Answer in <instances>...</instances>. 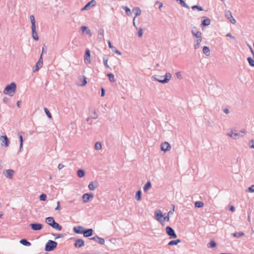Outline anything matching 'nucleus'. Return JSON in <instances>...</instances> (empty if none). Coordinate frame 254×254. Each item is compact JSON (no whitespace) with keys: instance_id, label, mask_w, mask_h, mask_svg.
Masks as SVG:
<instances>
[{"instance_id":"nucleus-1","label":"nucleus","mask_w":254,"mask_h":254,"mask_svg":"<svg viewBox=\"0 0 254 254\" xmlns=\"http://www.w3.org/2000/svg\"><path fill=\"white\" fill-rule=\"evenodd\" d=\"M169 212L167 214L163 215L162 211L158 209L154 213V216L155 219L160 222L163 225H164L165 221L169 222L170 220L169 213Z\"/></svg>"},{"instance_id":"nucleus-2","label":"nucleus","mask_w":254,"mask_h":254,"mask_svg":"<svg viewBox=\"0 0 254 254\" xmlns=\"http://www.w3.org/2000/svg\"><path fill=\"white\" fill-rule=\"evenodd\" d=\"M16 88V84L14 82H12L5 87L3 90V93L4 94L12 96L15 93Z\"/></svg>"},{"instance_id":"nucleus-3","label":"nucleus","mask_w":254,"mask_h":254,"mask_svg":"<svg viewBox=\"0 0 254 254\" xmlns=\"http://www.w3.org/2000/svg\"><path fill=\"white\" fill-rule=\"evenodd\" d=\"M171 76L170 73H166L165 75H156L155 79L160 83H166L170 80Z\"/></svg>"},{"instance_id":"nucleus-4","label":"nucleus","mask_w":254,"mask_h":254,"mask_svg":"<svg viewBox=\"0 0 254 254\" xmlns=\"http://www.w3.org/2000/svg\"><path fill=\"white\" fill-rule=\"evenodd\" d=\"M57 246V243L56 242L52 240H49L46 244L45 250L47 252L52 251L56 248Z\"/></svg>"},{"instance_id":"nucleus-5","label":"nucleus","mask_w":254,"mask_h":254,"mask_svg":"<svg viewBox=\"0 0 254 254\" xmlns=\"http://www.w3.org/2000/svg\"><path fill=\"white\" fill-rule=\"evenodd\" d=\"M225 15L226 17L231 22L232 24H235L236 23L235 19L232 16V13L230 10H226L225 11Z\"/></svg>"},{"instance_id":"nucleus-6","label":"nucleus","mask_w":254,"mask_h":254,"mask_svg":"<svg viewBox=\"0 0 254 254\" xmlns=\"http://www.w3.org/2000/svg\"><path fill=\"white\" fill-rule=\"evenodd\" d=\"M1 145L4 147H7L9 145V139L6 135L1 136L0 138Z\"/></svg>"},{"instance_id":"nucleus-7","label":"nucleus","mask_w":254,"mask_h":254,"mask_svg":"<svg viewBox=\"0 0 254 254\" xmlns=\"http://www.w3.org/2000/svg\"><path fill=\"white\" fill-rule=\"evenodd\" d=\"M171 146L168 142H164L161 144V150L164 152L169 151L171 149Z\"/></svg>"},{"instance_id":"nucleus-8","label":"nucleus","mask_w":254,"mask_h":254,"mask_svg":"<svg viewBox=\"0 0 254 254\" xmlns=\"http://www.w3.org/2000/svg\"><path fill=\"white\" fill-rule=\"evenodd\" d=\"M167 234L173 238H176L177 235L174 230L170 227L167 226L166 228Z\"/></svg>"},{"instance_id":"nucleus-9","label":"nucleus","mask_w":254,"mask_h":254,"mask_svg":"<svg viewBox=\"0 0 254 254\" xmlns=\"http://www.w3.org/2000/svg\"><path fill=\"white\" fill-rule=\"evenodd\" d=\"M84 62L86 64H89L91 62L90 60V51L89 49H86L84 56Z\"/></svg>"},{"instance_id":"nucleus-10","label":"nucleus","mask_w":254,"mask_h":254,"mask_svg":"<svg viewBox=\"0 0 254 254\" xmlns=\"http://www.w3.org/2000/svg\"><path fill=\"white\" fill-rule=\"evenodd\" d=\"M96 4V1L95 0H92L85 5V6L81 9V10H88L90 9L91 7L95 6Z\"/></svg>"},{"instance_id":"nucleus-11","label":"nucleus","mask_w":254,"mask_h":254,"mask_svg":"<svg viewBox=\"0 0 254 254\" xmlns=\"http://www.w3.org/2000/svg\"><path fill=\"white\" fill-rule=\"evenodd\" d=\"M31 228L35 231L40 230L42 229L43 225L40 223H32L30 225Z\"/></svg>"},{"instance_id":"nucleus-12","label":"nucleus","mask_w":254,"mask_h":254,"mask_svg":"<svg viewBox=\"0 0 254 254\" xmlns=\"http://www.w3.org/2000/svg\"><path fill=\"white\" fill-rule=\"evenodd\" d=\"M93 195L92 193H85L82 196V200L84 202H87L90 198H92Z\"/></svg>"},{"instance_id":"nucleus-13","label":"nucleus","mask_w":254,"mask_h":254,"mask_svg":"<svg viewBox=\"0 0 254 254\" xmlns=\"http://www.w3.org/2000/svg\"><path fill=\"white\" fill-rule=\"evenodd\" d=\"M91 239L95 241L101 245H103L105 243V240L104 239L100 238L97 236L91 238Z\"/></svg>"},{"instance_id":"nucleus-14","label":"nucleus","mask_w":254,"mask_h":254,"mask_svg":"<svg viewBox=\"0 0 254 254\" xmlns=\"http://www.w3.org/2000/svg\"><path fill=\"white\" fill-rule=\"evenodd\" d=\"M84 242L83 240H82L81 239H78L75 241V244H74V246L76 248H81V247H83L84 246Z\"/></svg>"},{"instance_id":"nucleus-15","label":"nucleus","mask_w":254,"mask_h":254,"mask_svg":"<svg viewBox=\"0 0 254 254\" xmlns=\"http://www.w3.org/2000/svg\"><path fill=\"white\" fill-rule=\"evenodd\" d=\"M82 234L86 237L91 236L93 234V230L92 229L84 230Z\"/></svg>"},{"instance_id":"nucleus-16","label":"nucleus","mask_w":254,"mask_h":254,"mask_svg":"<svg viewBox=\"0 0 254 254\" xmlns=\"http://www.w3.org/2000/svg\"><path fill=\"white\" fill-rule=\"evenodd\" d=\"M98 185V184L97 182H92L89 184V185L88 186V188L90 190H93L96 188H97Z\"/></svg>"},{"instance_id":"nucleus-17","label":"nucleus","mask_w":254,"mask_h":254,"mask_svg":"<svg viewBox=\"0 0 254 254\" xmlns=\"http://www.w3.org/2000/svg\"><path fill=\"white\" fill-rule=\"evenodd\" d=\"M43 65V63H41V61H38L35 66L33 67V72H36L39 70V69L42 67Z\"/></svg>"},{"instance_id":"nucleus-18","label":"nucleus","mask_w":254,"mask_h":254,"mask_svg":"<svg viewBox=\"0 0 254 254\" xmlns=\"http://www.w3.org/2000/svg\"><path fill=\"white\" fill-rule=\"evenodd\" d=\"M73 230L74 232L77 234H82L84 229L81 226H78L74 227Z\"/></svg>"},{"instance_id":"nucleus-19","label":"nucleus","mask_w":254,"mask_h":254,"mask_svg":"<svg viewBox=\"0 0 254 254\" xmlns=\"http://www.w3.org/2000/svg\"><path fill=\"white\" fill-rule=\"evenodd\" d=\"M191 33H192V35L194 37L197 38V39H202V37H201L202 34H201V33L200 31H195L192 30L191 31Z\"/></svg>"},{"instance_id":"nucleus-20","label":"nucleus","mask_w":254,"mask_h":254,"mask_svg":"<svg viewBox=\"0 0 254 254\" xmlns=\"http://www.w3.org/2000/svg\"><path fill=\"white\" fill-rule=\"evenodd\" d=\"M55 222L54 219L52 217H48L46 219V222L52 227L53 224Z\"/></svg>"},{"instance_id":"nucleus-21","label":"nucleus","mask_w":254,"mask_h":254,"mask_svg":"<svg viewBox=\"0 0 254 254\" xmlns=\"http://www.w3.org/2000/svg\"><path fill=\"white\" fill-rule=\"evenodd\" d=\"M204 19L202 20L201 25L203 26H208L210 24V20L209 18L204 17Z\"/></svg>"},{"instance_id":"nucleus-22","label":"nucleus","mask_w":254,"mask_h":254,"mask_svg":"<svg viewBox=\"0 0 254 254\" xmlns=\"http://www.w3.org/2000/svg\"><path fill=\"white\" fill-rule=\"evenodd\" d=\"M32 29V37L34 39L37 41L39 39V37L38 36V34L36 31V27L31 28Z\"/></svg>"},{"instance_id":"nucleus-23","label":"nucleus","mask_w":254,"mask_h":254,"mask_svg":"<svg viewBox=\"0 0 254 254\" xmlns=\"http://www.w3.org/2000/svg\"><path fill=\"white\" fill-rule=\"evenodd\" d=\"M18 135L19 140H20L19 151H21V150L22 149L23 142L22 135V133L20 132L18 133Z\"/></svg>"},{"instance_id":"nucleus-24","label":"nucleus","mask_w":254,"mask_h":254,"mask_svg":"<svg viewBox=\"0 0 254 254\" xmlns=\"http://www.w3.org/2000/svg\"><path fill=\"white\" fill-rule=\"evenodd\" d=\"M13 171L12 170H8L6 171L5 174V176L7 178H11L13 175Z\"/></svg>"},{"instance_id":"nucleus-25","label":"nucleus","mask_w":254,"mask_h":254,"mask_svg":"<svg viewBox=\"0 0 254 254\" xmlns=\"http://www.w3.org/2000/svg\"><path fill=\"white\" fill-rule=\"evenodd\" d=\"M132 11L134 12V13L135 14V17L138 15H140L141 12L140 8L137 7H134L132 9Z\"/></svg>"},{"instance_id":"nucleus-26","label":"nucleus","mask_w":254,"mask_h":254,"mask_svg":"<svg viewBox=\"0 0 254 254\" xmlns=\"http://www.w3.org/2000/svg\"><path fill=\"white\" fill-rule=\"evenodd\" d=\"M52 227L59 231H61L62 229V226H60L58 223L56 222H55L54 224H53V226H52Z\"/></svg>"},{"instance_id":"nucleus-27","label":"nucleus","mask_w":254,"mask_h":254,"mask_svg":"<svg viewBox=\"0 0 254 254\" xmlns=\"http://www.w3.org/2000/svg\"><path fill=\"white\" fill-rule=\"evenodd\" d=\"M81 29L83 32H86L87 34H89L90 36L92 35L90 30L88 29L87 27L83 26L81 27Z\"/></svg>"},{"instance_id":"nucleus-28","label":"nucleus","mask_w":254,"mask_h":254,"mask_svg":"<svg viewBox=\"0 0 254 254\" xmlns=\"http://www.w3.org/2000/svg\"><path fill=\"white\" fill-rule=\"evenodd\" d=\"M181 242V240L179 239L176 240H172L169 242L168 245L170 246L177 245L178 243Z\"/></svg>"},{"instance_id":"nucleus-29","label":"nucleus","mask_w":254,"mask_h":254,"mask_svg":"<svg viewBox=\"0 0 254 254\" xmlns=\"http://www.w3.org/2000/svg\"><path fill=\"white\" fill-rule=\"evenodd\" d=\"M230 137L233 138H236L238 136H239V135L235 132L234 131L232 130L230 133L228 134Z\"/></svg>"},{"instance_id":"nucleus-30","label":"nucleus","mask_w":254,"mask_h":254,"mask_svg":"<svg viewBox=\"0 0 254 254\" xmlns=\"http://www.w3.org/2000/svg\"><path fill=\"white\" fill-rule=\"evenodd\" d=\"M151 187V184L150 182H147L143 188V190L146 192Z\"/></svg>"},{"instance_id":"nucleus-31","label":"nucleus","mask_w":254,"mask_h":254,"mask_svg":"<svg viewBox=\"0 0 254 254\" xmlns=\"http://www.w3.org/2000/svg\"><path fill=\"white\" fill-rule=\"evenodd\" d=\"M202 39H197L195 40V44H194V49H197L199 48L200 44L201 42Z\"/></svg>"},{"instance_id":"nucleus-32","label":"nucleus","mask_w":254,"mask_h":254,"mask_svg":"<svg viewBox=\"0 0 254 254\" xmlns=\"http://www.w3.org/2000/svg\"><path fill=\"white\" fill-rule=\"evenodd\" d=\"M203 52L206 56H208L210 54V50L208 47L204 46L203 48Z\"/></svg>"},{"instance_id":"nucleus-33","label":"nucleus","mask_w":254,"mask_h":254,"mask_svg":"<svg viewBox=\"0 0 254 254\" xmlns=\"http://www.w3.org/2000/svg\"><path fill=\"white\" fill-rule=\"evenodd\" d=\"M20 243L26 246H30L31 244L30 242H28L26 239H22L20 240Z\"/></svg>"},{"instance_id":"nucleus-34","label":"nucleus","mask_w":254,"mask_h":254,"mask_svg":"<svg viewBox=\"0 0 254 254\" xmlns=\"http://www.w3.org/2000/svg\"><path fill=\"white\" fill-rule=\"evenodd\" d=\"M31 23L32 24L31 28L36 27L35 26V20L34 15H31L30 17Z\"/></svg>"},{"instance_id":"nucleus-35","label":"nucleus","mask_w":254,"mask_h":254,"mask_svg":"<svg viewBox=\"0 0 254 254\" xmlns=\"http://www.w3.org/2000/svg\"><path fill=\"white\" fill-rule=\"evenodd\" d=\"M77 175L80 178L83 177L85 175L84 171L81 169L78 170L77 171Z\"/></svg>"},{"instance_id":"nucleus-36","label":"nucleus","mask_w":254,"mask_h":254,"mask_svg":"<svg viewBox=\"0 0 254 254\" xmlns=\"http://www.w3.org/2000/svg\"><path fill=\"white\" fill-rule=\"evenodd\" d=\"M136 199L137 200H140L141 199V192L140 190H138L136 193L135 196Z\"/></svg>"},{"instance_id":"nucleus-37","label":"nucleus","mask_w":254,"mask_h":254,"mask_svg":"<svg viewBox=\"0 0 254 254\" xmlns=\"http://www.w3.org/2000/svg\"><path fill=\"white\" fill-rule=\"evenodd\" d=\"M203 203L201 201H198L195 202V206L196 207L200 208L203 207Z\"/></svg>"},{"instance_id":"nucleus-38","label":"nucleus","mask_w":254,"mask_h":254,"mask_svg":"<svg viewBox=\"0 0 254 254\" xmlns=\"http://www.w3.org/2000/svg\"><path fill=\"white\" fill-rule=\"evenodd\" d=\"M233 236L234 237H240L244 235V233L242 232H240L238 233H235L232 234Z\"/></svg>"},{"instance_id":"nucleus-39","label":"nucleus","mask_w":254,"mask_h":254,"mask_svg":"<svg viewBox=\"0 0 254 254\" xmlns=\"http://www.w3.org/2000/svg\"><path fill=\"white\" fill-rule=\"evenodd\" d=\"M123 8L125 10L126 14L127 15H130L131 14L130 9L127 6H123Z\"/></svg>"},{"instance_id":"nucleus-40","label":"nucleus","mask_w":254,"mask_h":254,"mask_svg":"<svg viewBox=\"0 0 254 254\" xmlns=\"http://www.w3.org/2000/svg\"><path fill=\"white\" fill-rule=\"evenodd\" d=\"M108 76L109 78V80L111 81V82H114L115 81V78H114V75L112 73H108Z\"/></svg>"},{"instance_id":"nucleus-41","label":"nucleus","mask_w":254,"mask_h":254,"mask_svg":"<svg viewBox=\"0 0 254 254\" xmlns=\"http://www.w3.org/2000/svg\"><path fill=\"white\" fill-rule=\"evenodd\" d=\"M95 148L96 150H100L102 148V145L100 142H96L95 145Z\"/></svg>"},{"instance_id":"nucleus-42","label":"nucleus","mask_w":254,"mask_h":254,"mask_svg":"<svg viewBox=\"0 0 254 254\" xmlns=\"http://www.w3.org/2000/svg\"><path fill=\"white\" fill-rule=\"evenodd\" d=\"M248 61L252 66H254V60L252 58H248Z\"/></svg>"},{"instance_id":"nucleus-43","label":"nucleus","mask_w":254,"mask_h":254,"mask_svg":"<svg viewBox=\"0 0 254 254\" xmlns=\"http://www.w3.org/2000/svg\"><path fill=\"white\" fill-rule=\"evenodd\" d=\"M44 111H45V113L46 114L47 116L49 118L51 119L52 118V115L50 113V112H49V111L48 110V109L47 108H44Z\"/></svg>"},{"instance_id":"nucleus-44","label":"nucleus","mask_w":254,"mask_h":254,"mask_svg":"<svg viewBox=\"0 0 254 254\" xmlns=\"http://www.w3.org/2000/svg\"><path fill=\"white\" fill-rule=\"evenodd\" d=\"M103 61H104V65L107 67V68H110L108 64V58H103Z\"/></svg>"},{"instance_id":"nucleus-45","label":"nucleus","mask_w":254,"mask_h":254,"mask_svg":"<svg viewBox=\"0 0 254 254\" xmlns=\"http://www.w3.org/2000/svg\"><path fill=\"white\" fill-rule=\"evenodd\" d=\"M47 198V196L46 194L43 193L40 196V199L41 200L45 201Z\"/></svg>"},{"instance_id":"nucleus-46","label":"nucleus","mask_w":254,"mask_h":254,"mask_svg":"<svg viewBox=\"0 0 254 254\" xmlns=\"http://www.w3.org/2000/svg\"><path fill=\"white\" fill-rule=\"evenodd\" d=\"M216 244L213 241H211L209 243V247H210V248H214L215 247H216Z\"/></svg>"},{"instance_id":"nucleus-47","label":"nucleus","mask_w":254,"mask_h":254,"mask_svg":"<svg viewBox=\"0 0 254 254\" xmlns=\"http://www.w3.org/2000/svg\"><path fill=\"white\" fill-rule=\"evenodd\" d=\"M192 9H194L195 8L197 9L199 11H202L203 10L202 8L201 7H200V6H198L197 5H193L192 6Z\"/></svg>"},{"instance_id":"nucleus-48","label":"nucleus","mask_w":254,"mask_h":254,"mask_svg":"<svg viewBox=\"0 0 254 254\" xmlns=\"http://www.w3.org/2000/svg\"><path fill=\"white\" fill-rule=\"evenodd\" d=\"M137 34H138V36L139 37H142V34H143V32H142V29L141 28H140L138 32H137Z\"/></svg>"},{"instance_id":"nucleus-49","label":"nucleus","mask_w":254,"mask_h":254,"mask_svg":"<svg viewBox=\"0 0 254 254\" xmlns=\"http://www.w3.org/2000/svg\"><path fill=\"white\" fill-rule=\"evenodd\" d=\"M86 83H87V82H86V77H83L81 85L84 86L86 84Z\"/></svg>"},{"instance_id":"nucleus-50","label":"nucleus","mask_w":254,"mask_h":254,"mask_svg":"<svg viewBox=\"0 0 254 254\" xmlns=\"http://www.w3.org/2000/svg\"><path fill=\"white\" fill-rule=\"evenodd\" d=\"M248 189L250 192H254V185L251 186Z\"/></svg>"},{"instance_id":"nucleus-51","label":"nucleus","mask_w":254,"mask_h":254,"mask_svg":"<svg viewBox=\"0 0 254 254\" xmlns=\"http://www.w3.org/2000/svg\"><path fill=\"white\" fill-rule=\"evenodd\" d=\"M176 76L178 78L181 79L182 78V74L180 72H178L176 73Z\"/></svg>"},{"instance_id":"nucleus-52","label":"nucleus","mask_w":254,"mask_h":254,"mask_svg":"<svg viewBox=\"0 0 254 254\" xmlns=\"http://www.w3.org/2000/svg\"><path fill=\"white\" fill-rule=\"evenodd\" d=\"M108 45H109V47L110 49H112V50H114L115 49V47H113L112 44H111V43L110 41H108Z\"/></svg>"},{"instance_id":"nucleus-53","label":"nucleus","mask_w":254,"mask_h":254,"mask_svg":"<svg viewBox=\"0 0 254 254\" xmlns=\"http://www.w3.org/2000/svg\"><path fill=\"white\" fill-rule=\"evenodd\" d=\"M60 201H58V202H57V206L55 208V210H61V207H60Z\"/></svg>"},{"instance_id":"nucleus-54","label":"nucleus","mask_w":254,"mask_h":254,"mask_svg":"<svg viewBox=\"0 0 254 254\" xmlns=\"http://www.w3.org/2000/svg\"><path fill=\"white\" fill-rule=\"evenodd\" d=\"M156 4L159 5V7L160 9H161V8L163 6L162 3L161 2H159V1H156Z\"/></svg>"},{"instance_id":"nucleus-55","label":"nucleus","mask_w":254,"mask_h":254,"mask_svg":"<svg viewBox=\"0 0 254 254\" xmlns=\"http://www.w3.org/2000/svg\"><path fill=\"white\" fill-rule=\"evenodd\" d=\"M113 50V52H115V53L118 54H119V55H121V53L120 51H119L118 50H116L115 49H114V50Z\"/></svg>"},{"instance_id":"nucleus-56","label":"nucleus","mask_w":254,"mask_h":254,"mask_svg":"<svg viewBox=\"0 0 254 254\" xmlns=\"http://www.w3.org/2000/svg\"><path fill=\"white\" fill-rule=\"evenodd\" d=\"M64 167V165L62 164H59L58 165V168L59 170L63 169Z\"/></svg>"},{"instance_id":"nucleus-57","label":"nucleus","mask_w":254,"mask_h":254,"mask_svg":"<svg viewBox=\"0 0 254 254\" xmlns=\"http://www.w3.org/2000/svg\"><path fill=\"white\" fill-rule=\"evenodd\" d=\"M250 143H252V145H250V147L252 148H254V140H252Z\"/></svg>"},{"instance_id":"nucleus-58","label":"nucleus","mask_w":254,"mask_h":254,"mask_svg":"<svg viewBox=\"0 0 254 254\" xmlns=\"http://www.w3.org/2000/svg\"><path fill=\"white\" fill-rule=\"evenodd\" d=\"M230 210L232 212H233L235 210V207L231 205L230 206Z\"/></svg>"},{"instance_id":"nucleus-59","label":"nucleus","mask_w":254,"mask_h":254,"mask_svg":"<svg viewBox=\"0 0 254 254\" xmlns=\"http://www.w3.org/2000/svg\"><path fill=\"white\" fill-rule=\"evenodd\" d=\"M102 90L101 96H102V97H103V96H104V95H105V90H104V89L103 88H102V90Z\"/></svg>"},{"instance_id":"nucleus-60","label":"nucleus","mask_w":254,"mask_h":254,"mask_svg":"<svg viewBox=\"0 0 254 254\" xmlns=\"http://www.w3.org/2000/svg\"><path fill=\"white\" fill-rule=\"evenodd\" d=\"M99 34H100L102 36H103V35H104V31H103V30H101L99 31Z\"/></svg>"},{"instance_id":"nucleus-61","label":"nucleus","mask_w":254,"mask_h":254,"mask_svg":"<svg viewBox=\"0 0 254 254\" xmlns=\"http://www.w3.org/2000/svg\"><path fill=\"white\" fill-rule=\"evenodd\" d=\"M42 54L41 55V56H40L39 61H41V63H43V59H42Z\"/></svg>"},{"instance_id":"nucleus-62","label":"nucleus","mask_w":254,"mask_h":254,"mask_svg":"<svg viewBox=\"0 0 254 254\" xmlns=\"http://www.w3.org/2000/svg\"><path fill=\"white\" fill-rule=\"evenodd\" d=\"M226 36H228V37H231V38H234V37L233 36H232L231 35V34H227Z\"/></svg>"},{"instance_id":"nucleus-63","label":"nucleus","mask_w":254,"mask_h":254,"mask_svg":"<svg viewBox=\"0 0 254 254\" xmlns=\"http://www.w3.org/2000/svg\"><path fill=\"white\" fill-rule=\"evenodd\" d=\"M17 106L18 107H20V101H18L17 102Z\"/></svg>"},{"instance_id":"nucleus-64","label":"nucleus","mask_w":254,"mask_h":254,"mask_svg":"<svg viewBox=\"0 0 254 254\" xmlns=\"http://www.w3.org/2000/svg\"><path fill=\"white\" fill-rule=\"evenodd\" d=\"M224 112L225 113L227 114V113H228L229 111H228V109H225V110H224Z\"/></svg>"}]
</instances>
